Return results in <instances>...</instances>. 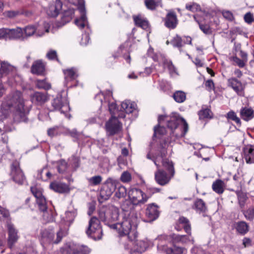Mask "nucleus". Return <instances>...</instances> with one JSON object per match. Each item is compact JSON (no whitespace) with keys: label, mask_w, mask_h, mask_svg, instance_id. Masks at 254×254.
I'll return each instance as SVG.
<instances>
[{"label":"nucleus","mask_w":254,"mask_h":254,"mask_svg":"<svg viewBox=\"0 0 254 254\" xmlns=\"http://www.w3.org/2000/svg\"><path fill=\"white\" fill-rule=\"evenodd\" d=\"M95 99L101 103V107L98 112V117L90 118L87 122L89 124L100 123L105 119L106 115L110 112L111 118L106 124L107 131L110 135L117 133L122 129V124L118 118H125L126 113H131L135 109L136 105L134 103L125 100L122 103L119 109L112 97V92L110 90L97 94Z\"/></svg>","instance_id":"1"},{"label":"nucleus","mask_w":254,"mask_h":254,"mask_svg":"<svg viewBox=\"0 0 254 254\" xmlns=\"http://www.w3.org/2000/svg\"><path fill=\"white\" fill-rule=\"evenodd\" d=\"M174 142L168 139L160 144V155L156 157L152 155L151 151L147 154V158L152 160L158 170L155 173L156 182L161 185L167 184L173 177L175 173L174 166L172 161L165 158L167 154H171Z\"/></svg>","instance_id":"2"},{"label":"nucleus","mask_w":254,"mask_h":254,"mask_svg":"<svg viewBox=\"0 0 254 254\" xmlns=\"http://www.w3.org/2000/svg\"><path fill=\"white\" fill-rule=\"evenodd\" d=\"M158 121V126L154 128L155 136L166 133L165 125L171 131L172 136L176 138L184 136L188 131V125L186 121L176 113L171 116H160Z\"/></svg>","instance_id":"3"},{"label":"nucleus","mask_w":254,"mask_h":254,"mask_svg":"<svg viewBox=\"0 0 254 254\" xmlns=\"http://www.w3.org/2000/svg\"><path fill=\"white\" fill-rule=\"evenodd\" d=\"M1 109L10 110L14 112V120L17 122H25L29 112L28 108L25 105V101L20 91H15L11 93L2 103Z\"/></svg>","instance_id":"4"},{"label":"nucleus","mask_w":254,"mask_h":254,"mask_svg":"<svg viewBox=\"0 0 254 254\" xmlns=\"http://www.w3.org/2000/svg\"><path fill=\"white\" fill-rule=\"evenodd\" d=\"M138 223L137 214L132 211L126 214L121 222L110 225V227L116 229L120 236H127L129 241L132 242L138 236L137 227Z\"/></svg>","instance_id":"5"},{"label":"nucleus","mask_w":254,"mask_h":254,"mask_svg":"<svg viewBox=\"0 0 254 254\" xmlns=\"http://www.w3.org/2000/svg\"><path fill=\"white\" fill-rule=\"evenodd\" d=\"M178 222L181 226H176V229L180 231L181 229V227H183L186 232L188 234V235H179L175 234H171L169 235L165 234L159 235L156 238V240L160 241L159 245V248L162 249L164 246L165 242H172V244L177 243L182 244L193 243V238L191 236L190 226L188 223V220L184 217H181L179 218Z\"/></svg>","instance_id":"6"},{"label":"nucleus","mask_w":254,"mask_h":254,"mask_svg":"<svg viewBox=\"0 0 254 254\" xmlns=\"http://www.w3.org/2000/svg\"><path fill=\"white\" fill-rule=\"evenodd\" d=\"M67 234L66 229H64L62 225L57 231L52 227L45 228L41 230L40 241L43 245L57 244Z\"/></svg>","instance_id":"7"},{"label":"nucleus","mask_w":254,"mask_h":254,"mask_svg":"<svg viewBox=\"0 0 254 254\" xmlns=\"http://www.w3.org/2000/svg\"><path fill=\"white\" fill-rule=\"evenodd\" d=\"M31 190L36 199V202L40 210L43 212V220L46 222L53 221L54 217L51 211L47 210V202L43 194V190L39 186H36L31 187Z\"/></svg>","instance_id":"8"},{"label":"nucleus","mask_w":254,"mask_h":254,"mask_svg":"<svg viewBox=\"0 0 254 254\" xmlns=\"http://www.w3.org/2000/svg\"><path fill=\"white\" fill-rule=\"evenodd\" d=\"M128 197L132 205H140L146 202L151 195L145 193L140 189L131 188L128 191Z\"/></svg>","instance_id":"9"},{"label":"nucleus","mask_w":254,"mask_h":254,"mask_svg":"<svg viewBox=\"0 0 254 254\" xmlns=\"http://www.w3.org/2000/svg\"><path fill=\"white\" fill-rule=\"evenodd\" d=\"M68 1L74 5H78L77 9L80 16L74 20L75 24L79 28H88V22L86 16V10L84 2L82 0H68Z\"/></svg>","instance_id":"10"},{"label":"nucleus","mask_w":254,"mask_h":254,"mask_svg":"<svg viewBox=\"0 0 254 254\" xmlns=\"http://www.w3.org/2000/svg\"><path fill=\"white\" fill-rule=\"evenodd\" d=\"M88 237L94 240H100L102 236V229L99 220L95 217L91 218L89 226L86 231Z\"/></svg>","instance_id":"11"},{"label":"nucleus","mask_w":254,"mask_h":254,"mask_svg":"<svg viewBox=\"0 0 254 254\" xmlns=\"http://www.w3.org/2000/svg\"><path fill=\"white\" fill-rule=\"evenodd\" d=\"M99 218L101 220L104 221L105 223L110 226V223L118 220L119 216V209L115 206L110 207L106 211L104 209H101L99 212Z\"/></svg>","instance_id":"12"},{"label":"nucleus","mask_w":254,"mask_h":254,"mask_svg":"<svg viewBox=\"0 0 254 254\" xmlns=\"http://www.w3.org/2000/svg\"><path fill=\"white\" fill-rule=\"evenodd\" d=\"M22 28L17 27L14 29H0V39L24 40Z\"/></svg>","instance_id":"13"},{"label":"nucleus","mask_w":254,"mask_h":254,"mask_svg":"<svg viewBox=\"0 0 254 254\" xmlns=\"http://www.w3.org/2000/svg\"><path fill=\"white\" fill-rule=\"evenodd\" d=\"M151 245V242L147 239L140 241H136V239L131 242L129 241L126 249H130L131 254L134 252L142 253L145 252L146 249Z\"/></svg>","instance_id":"14"},{"label":"nucleus","mask_w":254,"mask_h":254,"mask_svg":"<svg viewBox=\"0 0 254 254\" xmlns=\"http://www.w3.org/2000/svg\"><path fill=\"white\" fill-rule=\"evenodd\" d=\"M116 188V181L108 179L103 185L100 191V196L103 200L108 199L112 195Z\"/></svg>","instance_id":"15"},{"label":"nucleus","mask_w":254,"mask_h":254,"mask_svg":"<svg viewBox=\"0 0 254 254\" xmlns=\"http://www.w3.org/2000/svg\"><path fill=\"white\" fill-rule=\"evenodd\" d=\"M52 105L54 110L60 111L61 113L64 114L65 116H67L66 114L70 110L66 97H62L61 95H58L54 99Z\"/></svg>","instance_id":"16"},{"label":"nucleus","mask_w":254,"mask_h":254,"mask_svg":"<svg viewBox=\"0 0 254 254\" xmlns=\"http://www.w3.org/2000/svg\"><path fill=\"white\" fill-rule=\"evenodd\" d=\"M155 241L157 242V250L161 253L166 254H182L184 253V249L183 248L174 246L173 249L171 247L172 242H165L164 246L162 249L159 248L160 244V240L155 239Z\"/></svg>","instance_id":"17"},{"label":"nucleus","mask_w":254,"mask_h":254,"mask_svg":"<svg viewBox=\"0 0 254 254\" xmlns=\"http://www.w3.org/2000/svg\"><path fill=\"white\" fill-rule=\"evenodd\" d=\"M11 176L13 180L18 184H23L25 181L24 176L19 168V163L17 161L13 162L11 165Z\"/></svg>","instance_id":"18"},{"label":"nucleus","mask_w":254,"mask_h":254,"mask_svg":"<svg viewBox=\"0 0 254 254\" xmlns=\"http://www.w3.org/2000/svg\"><path fill=\"white\" fill-rule=\"evenodd\" d=\"M62 8V2L60 0H56L50 2L45 10L48 16L55 17L59 14Z\"/></svg>","instance_id":"19"},{"label":"nucleus","mask_w":254,"mask_h":254,"mask_svg":"<svg viewBox=\"0 0 254 254\" xmlns=\"http://www.w3.org/2000/svg\"><path fill=\"white\" fill-rule=\"evenodd\" d=\"M228 86L231 87L237 94L240 96H244L245 85L235 77H231L228 79Z\"/></svg>","instance_id":"20"},{"label":"nucleus","mask_w":254,"mask_h":254,"mask_svg":"<svg viewBox=\"0 0 254 254\" xmlns=\"http://www.w3.org/2000/svg\"><path fill=\"white\" fill-rule=\"evenodd\" d=\"M8 230L7 244L9 247L11 248L17 242L19 236L18 231L11 223H8L7 226Z\"/></svg>","instance_id":"21"},{"label":"nucleus","mask_w":254,"mask_h":254,"mask_svg":"<svg viewBox=\"0 0 254 254\" xmlns=\"http://www.w3.org/2000/svg\"><path fill=\"white\" fill-rule=\"evenodd\" d=\"M145 215L147 221H152L156 220L159 215L158 206L155 203L148 204L145 211Z\"/></svg>","instance_id":"22"},{"label":"nucleus","mask_w":254,"mask_h":254,"mask_svg":"<svg viewBox=\"0 0 254 254\" xmlns=\"http://www.w3.org/2000/svg\"><path fill=\"white\" fill-rule=\"evenodd\" d=\"M76 215L75 210L66 211L65 213V216L62 217L60 225H62L64 229H66L67 232L68 227L73 221Z\"/></svg>","instance_id":"23"},{"label":"nucleus","mask_w":254,"mask_h":254,"mask_svg":"<svg viewBox=\"0 0 254 254\" xmlns=\"http://www.w3.org/2000/svg\"><path fill=\"white\" fill-rule=\"evenodd\" d=\"M243 157L248 164L254 163V145L248 144L243 149Z\"/></svg>","instance_id":"24"},{"label":"nucleus","mask_w":254,"mask_h":254,"mask_svg":"<svg viewBox=\"0 0 254 254\" xmlns=\"http://www.w3.org/2000/svg\"><path fill=\"white\" fill-rule=\"evenodd\" d=\"M22 30H23L24 40L34 35L38 37H41L42 35L40 28L37 29L35 24L27 25L23 28Z\"/></svg>","instance_id":"25"},{"label":"nucleus","mask_w":254,"mask_h":254,"mask_svg":"<svg viewBox=\"0 0 254 254\" xmlns=\"http://www.w3.org/2000/svg\"><path fill=\"white\" fill-rule=\"evenodd\" d=\"M30 99L33 103L41 105L47 101L49 98L46 93L36 92L31 95Z\"/></svg>","instance_id":"26"},{"label":"nucleus","mask_w":254,"mask_h":254,"mask_svg":"<svg viewBox=\"0 0 254 254\" xmlns=\"http://www.w3.org/2000/svg\"><path fill=\"white\" fill-rule=\"evenodd\" d=\"M64 75V85H68V83L75 80L78 76V69L75 67H71L63 70Z\"/></svg>","instance_id":"27"},{"label":"nucleus","mask_w":254,"mask_h":254,"mask_svg":"<svg viewBox=\"0 0 254 254\" xmlns=\"http://www.w3.org/2000/svg\"><path fill=\"white\" fill-rule=\"evenodd\" d=\"M68 249L67 251L73 254H89L90 253V250L84 245H74L73 244H69L67 245Z\"/></svg>","instance_id":"28"},{"label":"nucleus","mask_w":254,"mask_h":254,"mask_svg":"<svg viewBox=\"0 0 254 254\" xmlns=\"http://www.w3.org/2000/svg\"><path fill=\"white\" fill-rule=\"evenodd\" d=\"M50 188L55 192L59 193H68L70 191V188L68 185L64 183L58 182L51 183Z\"/></svg>","instance_id":"29"},{"label":"nucleus","mask_w":254,"mask_h":254,"mask_svg":"<svg viewBox=\"0 0 254 254\" xmlns=\"http://www.w3.org/2000/svg\"><path fill=\"white\" fill-rule=\"evenodd\" d=\"M178 20L174 12L168 13L165 19V25L169 29H174L177 25Z\"/></svg>","instance_id":"30"},{"label":"nucleus","mask_w":254,"mask_h":254,"mask_svg":"<svg viewBox=\"0 0 254 254\" xmlns=\"http://www.w3.org/2000/svg\"><path fill=\"white\" fill-rule=\"evenodd\" d=\"M67 131V129L62 126H55L49 128L47 133L50 137H53L62 134L66 133Z\"/></svg>","instance_id":"31"},{"label":"nucleus","mask_w":254,"mask_h":254,"mask_svg":"<svg viewBox=\"0 0 254 254\" xmlns=\"http://www.w3.org/2000/svg\"><path fill=\"white\" fill-rule=\"evenodd\" d=\"M133 18L136 26L145 30H147L149 28L148 21L143 16L140 14L134 15Z\"/></svg>","instance_id":"32"},{"label":"nucleus","mask_w":254,"mask_h":254,"mask_svg":"<svg viewBox=\"0 0 254 254\" xmlns=\"http://www.w3.org/2000/svg\"><path fill=\"white\" fill-rule=\"evenodd\" d=\"M45 64L41 60H37L33 64L31 72L33 74H41L45 71Z\"/></svg>","instance_id":"33"},{"label":"nucleus","mask_w":254,"mask_h":254,"mask_svg":"<svg viewBox=\"0 0 254 254\" xmlns=\"http://www.w3.org/2000/svg\"><path fill=\"white\" fill-rule=\"evenodd\" d=\"M186 8L187 10L192 11L193 12H199L198 13H197L196 14L200 15V16H199V19L204 16L208 17V15L206 14L205 12L201 11L200 5L196 3L192 2L188 3L186 5Z\"/></svg>","instance_id":"34"},{"label":"nucleus","mask_w":254,"mask_h":254,"mask_svg":"<svg viewBox=\"0 0 254 254\" xmlns=\"http://www.w3.org/2000/svg\"><path fill=\"white\" fill-rule=\"evenodd\" d=\"M241 117L244 120L249 121L254 117V111L249 108H243L240 111Z\"/></svg>","instance_id":"35"},{"label":"nucleus","mask_w":254,"mask_h":254,"mask_svg":"<svg viewBox=\"0 0 254 254\" xmlns=\"http://www.w3.org/2000/svg\"><path fill=\"white\" fill-rule=\"evenodd\" d=\"M233 227L235 228L237 231L241 234H246L249 230L248 224L244 221H241L233 224Z\"/></svg>","instance_id":"36"},{"label":"nucleus","mask_w":254,"mask_h":254,"mask_svg":"<svg viewBox=\"0 0 254 254\" xmlns=\"http://www.w3.org/2000/svg\"><path fill=\"white\" fill-rule=\"evenodd\" d=\"M225 187L224 182L217 180L212 184V189L216 193L221 194L223 192Z\"/></svg>","instance_id":"37"},{"label":"nucleus","mask_w":254,"mask_h":254,"mask_svg":"<svg viewBox=\"0 0 254 254\" xmlns=\"http://www.w3.org/2000/svg\"><path fill=\"white\" fill-rule=\"evenodd\" d=\"M200 15L197 14L194 15V18L195 21L198 23L200 29L204 33H208L210 31L209 27L207 25H203L202 24V20H205L207 17L204 16L199 19Z\"/></svg>","instance_id":"38"},{"label":"nucleus","mask_w":254,"mask_h":254,"mask_svg":"<svg viewBox=\"0 0 254 254\" xmlns=\"http://www.w3.org/2000/svg\"><path fill=\"white\" fill-rule=\"evenodd\" d=\"M164 67L168 69L171 76L175 77L178 75L177 69L171 61L165 60L164 62Z\"/></svg>","instance_id":"39"},{"label":"nucleus","mask_w":254,"mask_h":254,"mask_svg":"<svg viewBox=\"0 0 254 254\" xmlns=\"http://www.w3.org/2000/svg\"><path fill=\"white\" fill-rule=\"evenodd\" d=\"M12 69V67L6 62H2L1 64L0 68V78H1L8 74Z\"/></svg>","instance_id":"40"},{"label":"nucleus","mask_w":254,"mask_h":254,"mask_svg":"<svg viewBox=\"0 0 254 254\" xmlns=\"http://www.w3.org/2000/svg\"><path fill=\"white\" fill-rule=\"evenodd\" d=\"M39 175L42 180L46 181L51 179L53 175L49 168L45 167L40 171Z\"/></svg>","instance_id":"41"},{"label":"nucleus","mask_w":254,"mask_h":254,"mask_svg":"<svg viewBox=\"0 0 254 254\" xmlns=\"http://www.w3.org/2000/svg\"><path fill=\"white\" fill-rule=\"evenodd\" d=\"M194 207L199 213L205 212L206 209L205 203L201 199H198L195 201Z\"/></svg>","instance_id":"42"},{"label":"nucleus","mask_w":254,"mask_h":254,"mask_svg":"<svg viewBox=\"0 0 254 254\" xmlns=\"http://www.w3.org/2000/svg\"><path fill=\"white\" fill-rule=\"evenodd\" d=\"M102 181L101 176H94L87 179L88 183L90 186H96L99 185Z\"/></svg>","instance_id":"43"},{"label":"nucleus","mask_w":254,"mask_h":254,"mask_svg":"<svg viewBox=\"0 0 254 254\" xmlns=\"http://www.w3.org/2000/svg\"><path fill=\"white\" fill-rule=\"evenodd\" d=\"M174 100L178 103L183 102L186 98V94L182 91H177L173 95Z\"/></svg>","instance_id":"44"},{"label":"nucleus","mask_w":254,"mask_h":254,"mask_svg":"<svg viewBox=\"0 0 254 254\" xmlns=\"http://www.w3.org/2000/svg\"><path fill=\"white\" fill-rule=\"evenodd\" d=\"M36 26V28H40V31L42 32L41 36L44 35L45 33L49 32V30L50 27V24L48 22H44L41 24H35Z\"/></svg>","instance_id":"45"},{"label":"nucleus","mask_w":254,"mask_h":254,"mask_svg":"<svg viewBox=\"0 0 254 254\" xmlns=\"http://www.w3.org/2000/svg\"><path fill=\"white\" fill-rule=\"evenodd\" d=\"M36 86L39 89L48 90L51 88L50 84L45 79H38L36 81Z\"/></svg>","instance_id":"46"},{"label":"nucleus","mask_w":254,"mask_h":254,"mask_svg":"<svg viewBox=\"0 0 254 254\" xmlns=\"http://www.w3.org/2000/svg\"><path fill=\"white\" fill-rule=\"evenodd\" d=\"M171 43L174 47L181 48L183 46L182 38L177 35L173 38Z\"/></svg>","instance_id":"47"},{"label":"nucleus","mask_w":254,"mask_h":254,"mask_svg":"<svg viewBox=\"0 0 254 254\" xmlns=\"http://www.w3.org/2000/svg\"><path fill=\"white\" fill-rule=\"evenodd\" d=\"M198 115L200 119L210 118L211 117V112L208 109H205L200 110L199 112Z\"/></svg>","instance_id":"48"},{"label":"nucleus","mask_w":254,"mask_h":254,"mask_svg":"<svg viewBox=\"0 0 254 254\" xmlns=\"http://www.w3.org/2000/svg\"><path fill=\"white\" fill-rule=\"evenodd\" d=\"M126 188L123 186H121L118 188V190L116 192V196L118 198H123L126 195Z\"/></svg>","instance_id":"49"},{"label":"nucleus","mask_w":254,"mask_h":254,"mask_svg":"<svg viewBox=\"0 0 254 254\" xmlns=\"http://www.w3.org/2000/svg\"><path fill=\"white\" fill-rule=\"evenodd\" d=\"M227 118L234 121L239 125L241 124L240 119L237 116L236 113L233 111H230L227 114Z\"/></svg>","instance_id":"50"},{"label":"nucleus","mask_w":254,"mask_h":254,"mask_svg":"<svg viewBox=\"0 0 254 254\" xmlns=\"http://www.w3.org/2000/svg\"><path fill=\"white\" fill-rule=\"evenodd\" d=\"M120 179L123 183H128L131 181V176L128 172L125 171L122 174Z\"/></svg>","instance_id":"51"},{"label":"nucleus","mask_w":254,"mask_h":254,"mask_svg":"<svg viewBox=\"0 0 254 254\" xmlns=\"http://www.w3.org/2000/svg\"><path fill=\"white\" fill-rule=\"evenodd\" d=\"M247 219L252 220L254 218V206L249 208L244 212Z\"/></svg>","instance_id":"52"},{"label":"nucleus","mask_w":254,"mask_h":254,"mask_svg":"<svg viewBox=\"0 0 254 254\" xmlns=\"http://www.w3.org/2000/svg\"><path fill=\"white\" fill-rule=\"evenodd\" d=\"M193 148L194 149L199 150V151H195L194 152V154L197 156L198 157H202V153L203 152V150L202 145L199 143H194L192 145Z\"/></svg>","instance_id":"53"},{"label":"nucleus","mask_w":254,"mask_h":254,"mask_svg":"<svg viewBox=\"0 0 254 254\" xmlns=\"http://www.w3.org/2000/svg\"><path fill=\"white\" fill-rule=\"evenodd\" d=\"M238 197L240 205L241 207L244 206L245 201L248 198L247 194L245 193L242 192H239L238 194Z\"/></svg>","instance_id":"54"},{"label":"nucleus","mask_w":254,"mask_h":254,"mask_svg":"<svg viewBox=\"0 0 254 254\" xmlns=\"http://www.w3.org/2000/svg\"><path fill=\"white\" fill-rule=\"evenodd\" d=\"M144 3L146 7L151 10L154 9L157 6V3L154 0H145Z\"/></svg>","instance_id":"55"},{"label":"nucleus","mask_w":254,"mask_h":254,"mask_svg":"<svg viewBox=\"0 0 254 254\" xmlns=\"http://www.w3.org/2000/svg\"><path fill=\"white\" fill-rule=\"evenodd\" d=\"M232 61L240 67H243L247 63V62L245 60L243 59H240L236 56L233 57L232 58Z\"/></svg>","instance_id":"56"},{"label":"nucleus","mask_w":254,"mask_h":254,"mask_svg":"<svg viewBox=\"0 0 254 254\" xmlns=\"http://www.w3.org/2000/svg\"><path fill=\"white\" fill-rule=\"evenodd\" d=\"M223 17L229 21H233L234 20V16L233 13L229 10H223L222 12Z\"/></svg>","instance_id":"57"},{"label":"nucleus","mask_w":254,"mask_h":254,"mask_svg":"<svg viewBox=\"0 0 254 254\" xmlns=\"http://www.w3.org/2000/svg\"><path fill=\"white\" fill-rule=\"evenodd\" d=\"M90 41V37L88 34L84 33L82 34V38L80 41V44L83 46L87 45Z\"/></svg>","instance_id":"58"},{"label":"nucleus","mask_w":254,"mask_h":254,"mask_svg":"<svg viewBox=\"0 0 254 254\" xmlns=\"http://www.w3.org/2000/svg\"><path fill=\"white\" fill-rule=\"evenodd\" d=\"M46 57L49 60H54L57 59V54L56 51L53 50H49L46 54Z\"/></svg>","instance_id":"59"},{"label":"nucleus","mask_w":254,"mask_h":254,"mask_svg":"<svg viewBox=\"0 0 254 254\" xmlns=\"http://www.w3.org/2000/svg\"><path fill=\"white\" fill-rule=\"evenodd\" d=\"M244 20L247 23H252L254 21L253 15L250 12L247 13L244 16Z\"/></svg>","instance_id":"60"},{"label":"nucleus","mask_w":254,"mask_h":254,"mask_svg":"<svg viewBox=\"0 0 254 254\" xmlns=\"http://www.w3.org/2000/svg\"><path fill=\"white\" fill-rule=\"evenodd\" d=\"M66 164L64 161H61L58 167V170L60 173H63L65 170Z\"/></svg>","instance_id":"61"},{"label":"nucleus","mask_w":254,"mask_h":254,"mask_svg":"<svg viewBox=\"0 0 254 254\" xmlns=\"http://www.w3.org/2000/svg\"><path fill=\"white\" fill-rule=\"evenodd\" d=\"M65 134H69L71 136L74 137L75 138H78V137L80 135L79 132H78L76 129H74L70 131L67 129V133H65Z\"/></svg>","instance_id":"62"},{"label":"nucleus","mask_w":254,"mask_h":254,"mask_svg":"<svg viewBox=\"0 0 254 254\" xmlns=\"http://www.w3.org/2000/svg\"><path fill=\"white\" fill-rule=\"evenodd\" d=\"M19 12L17 11H7L4 13L6 16L9 18H13L19 14Z\"/></svg>","instance_id":"63"},{"label":"nucleus","mask_w":254,"mask_h":254,"mask_svg":"<svg viewBox=\"0 0 254 254\" xmlns=\"http://www.w3.org/2000/svg\"><path fill=\"white\" fill-rule=\"evenodd\" d=\"M205 86L208 90H211L214 89V83L211 80H208L205 82Z\"/></svg>","instance_id":"64"}]
</instances>
